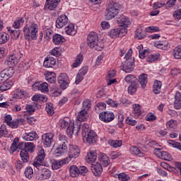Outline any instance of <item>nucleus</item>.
Wrapping results in <instances>:
<instances>
[{
  "label": "nucleus",
  "instance_id": "nucleus-1",
  "mask_svg": "<svg viewBox=\"0 0 181 181\" xmlns=\"http://www.w3.org/2000/svg\"><path fill=\"white\" fill-rule=\"evenodd\" d=\"M117 22L119 23V25H120L119 28L111 29L108 32V36L112 37V39L125 36V35L128 33L127 29L131 25V20L124 15L119 16L117 18Z\"/></svg>",
  "mask_w": 181,
  "mask_h": 181
},
{
  "label": "nucleus",
  "instance_id": "nucleus-2",
  "mask_svg": "<svg viewBox=\"0 0 181 181\" xmlns=\"http://www.w3.org/2000/svg\"><path fill=\"white\" fill-rule=\"evenodd\" d=\"M59 125L62 129H66V133L69 136L74 135V136H78V132H80V123H78L70 120L69 118L61 119L59 122Z\"/></svg>",
  "mask_w": 181,
  "mask_h": 181
},
{
  "label": "nucleus",
  "instance_id": "nucleus-3",
  "mask_svg": "<svg viewBox=\"0 0 181 181\" xmlns=\"http://www.w3.org/2000/svg\"><path fill=\"white\" fill-rule=\"evenodd\" d=\"M13 68H8L1 71L0 73V83H4L0 86V91H6L7 90L11 89L12 86H13V82L9 78L13 76ZM7 80H9L6 81Z\"/></svg>",
  "mask_w": 181,
  "mask_h": 181
},
{
  "label": "nucleus",
  "instance_id": "nucleus-4",
  "mask_svg": "<svg viewBox=\"0 0 181 181\" xmlns=\"http://www.w3.org/2000/svg\"><path fill=\"white\" fill-rule=\"evenodd\" d=\"M121 8V5L118 2L111 1L107 2V8L105 11V16L107 21H111L113 18H115Z\"/></svg>",
  "mask_w": 181,
  "mask_h": 181
},
{
  "label": "nucleus",
  "instance_id": "nucleus-5",
  "mask_svg": "<svg viewBox=\"0 0 181 181\" xmlns=\"http://www.w3.org/2000/svg\"><path fill=\"white\" fill-rule=\"evenodd\" d=\"M82 136L83 140L86 141L87 144H95L97 142V134L95 132L90 129V125L84 123L82 125Z\"/></svg>",
  "mask_w": 181,
  "mask_h": 181
},
{
  "label": "nucleus",
  "instance_id": "nucleus-6",
  "mask_svg": "<svg viewBox=\"0 0 181 181\" xmlns=\"http://www.w3.org/2000/svg\"><path fill=\"white\" fill-rule=\"evenodd\" d=\"M88 46L91 49H95L98 52H100L104 49L103 42L98 41V35L95 32H90L87 37Z\"/></svg>",
  "mask_w": 181,
  "mask_h": 181
},
{
  "label": "nucleus",
  "instance_id": "nucleus-7",
  "mask_svg": "<svg viewBox=\"0 0 181 181\" xmlns=\"http://www.w3.org/2000/svg\"><path fill=\"white\" fill-rule=\"evenodd\" d=\"M124 59H126V61L123 62L120 65L121 70H123L125 73H131V71H134L135 59L132 57V49H129L124 56Z\"/></svg>",
  "mask_w": 181,
  "mask_h": 181
},
{
  "label": "nucleus",
  "instance_id": "nucleus-8",
  "mask_svg": "<svg viewBox=\"0 0 181 181\" xmlns=\"http://www.w3.org/2000/svg\"><path fill=\"white\" fill-rule=\"evenodd\" d=\"M39 27L37 24L33 23L30 25H25L23 28L24 36L26 40H36Z\"/></svg>",
  "mask_w": 181,
  "mask_h": 181
},
{
  "label": "nucleus",
  "instance_id": "nucleus-9",
  "mask_svg": "<svg viewBox=\"0 0 181 181\" xmlns=\"http://www.w3.org/2000/svg\"><path fill=\"white\" fill-rule=\"evenodd\" d=\"M45 158L46 155L45 154V150L42 148L38 152L36 159L33 163L34 168H35V169H42V166H44L43 162H45Z\"/></svg>",
  "mask_w": 181,
  "mask_h": 181
},
{
  "label": "nucleus",
  "instance_id": "nucleus-10",
  "mask_svg": "<svg viewBox=\"0 0 181 181\" xmlns=\"http://www.w3.org/2000/svg\"><path fill=\"white\" fill-rule=\"evenodd\" d=\"M36 169L37 170L40 171V173L36 175V179L38 180H45L46 179H50L52 176V171L45 168V165H42L41 168Z\"/></svg>",
  "mask_w": 181,
  "mask_h": 181
},
{
  "label": "nucleus",
  "instance_id": "nucleus-11",
  "mask_svg": "<svg viewBox=\"0 0 181 181\" xmlns=\"http://www.w3.org/2000/svg\"><path fill=\"white\" fill-rule=\"evenodd\" d=\"M54 136V134L53 133H47L42 136L41 142L45 148H50L52 146Z\"/></svg>",
  "mask_w": 181,
  "mask_h": 181
},
{
  "label": "nucleus",
  "instance_id": "nucleus-12",
  "mask_svg": "<svg viewBox=\"0 0 181 181\" xmlns=\"http://www.w3.org/2000/svg\"><path fill=\"white\" fill-rule=\"evenodd\" d=\"M80 148L77 146L74 145H69V160H71V159H76V158H78L80 156Z\"/></svg>",
  "mask_w": 181,
  "mask_h": 181
},
{
  "label": "nucleus",
  "instance_id": "nucleus-13",
  "mask_svg": "<svg viewBox=\"0 0 181 181\" xmlns=\"http://www.w3.org/2000/svg\"><path fill=\"white\" fill-rule=\"evenodd\" d=\"M99 118L103 122H111L115 118V115L112 112H102L99 114Z\"/></svg>",
  "mask_w": 181,
  "mask_h": 181
},
{
  "label": "nucleus",
  "instance_id": "nucleus-14",
  "mask_svg": "<svg viewBox=\"0 0 181 181\" xmlns=\"http://www.w3.org/2000/svg\"><path fill=\"white\" fill-rule=\"evenodd\" d=\"M67 152H69V144H59L54 150V153L56 156H63Z\"/></svg>",
  "mask_w": 181,
  "mask_h": 181
},
{
  "label": "nucleus",
  "instance_id": "nucleus-15",
  "mask_svg": "<svg viewBox=\"0 0 181 181\" xmlns=\"http://www.w3.org/2000/svg\"><path fill=\"white\" fill-rule=\"evenodd\" d=\"M56 28L57 29H62L64 26H66L69 23V18L66 15H62L56 21Z\"/></svg>",
  "mask_w": 181,
  "mask_h": 181
},
{
  "label": "nucleus",
  "instance_id": "nucleus-16",
  "mask_svg": "<svg viewBox=\"0 0 181 181\" xmlns=\"http://www.w3.org/2000/svg\"><path fill=\"white\" fill-rule=\"evenodd\" d=\"M88 111V110H86V109H82L78 114L75 122H76V124L79 123V130L81 129V121H86V119H87Z\"/></svg>",
  "mask_w": 181,
  "mask_h": 181
},
{
  "label": "nucleus",
  "instance_id": "nucleus-17",
  "mask_svg": "<svg viewBox=\"0 0 181 181\" xmlns=\"http://www.w3.org/2000/svg\"><path fill=\"white\" fill-rule=\"evenodd\" d=\"M154 152L158 158L163 159L164 160H170L172 159V156L166 151H163L160 148L154 149Z\"/></svg>",
  "mask_w": 181,
  "mask_h": 181
},
{
  "label": "nucleus",
  "instance_id": "nucleus-18",
  "mask_svg": "<svg viewBox=\"0 0 181 181\" xmlns=\"http://www.w3.org/2000/svg\"><path fill=\"white\" fill-rule=\"evenodd\" d=\"M43 66L46 69H52L56 66V59L53 57L47 56L44 61Z\"/></svg>",
  "mask_w": 181,
  "mask_h": 181
},
{
  "label": "nucleus",
  "instance_id": "nucleus-19",
  "mask_svg": "<svg viewBox=\"0 0 181 181\" xmlns=\"http://www.w3.org/2000/svg\"><path fill=\"white\" fill-rule=\"evenodd\" d=\"M67 160H69V158H67L61 160H54L52 164L53 170H57V169H60V168H62L64 165L69 163V161Z\"/></svg>",
  "mask_w": 181,
  "mask_h": 181
},
{
  "label": "nucleus",
  "instance_id": "nucleus-20",
  "mask_svg": "<svg viewBox=\"0 0 181 181\" xmlns=\"http://www.w3.org/2000/svg\"><path fill=\"white\" fill-rule=\"evenodd\" d=\"M92 173L95 176H100L103 173V165L100 163L92 164L91 165Z\"/></svg>",
  "mask_w": 181,
  "mask_h": 181
},
{
  "label": "nucleus",
  "instance_id": "nucleus-21",
  "mask_svg": "<svg viewBox=\"0 0 181 181\" xmlns=\"http://www.w3.org/2000/svg\"><path fill=\"white\" fill-rule=\"evenodd\" d=\"M39 138L37 133L36 132L33 131L28 133H24L23 134V139L25 141H36Z\"/></svg>",
  "mask_w": 181,
  "mask_h": 181
},
{
  "label": "nucleus",
  "instance_id": "nucleus-22",
  "mask_svg": "<svg viewBox=\"0 0 181 181\" xmlns=\"http://www.w3.org/2000/svg\"><path fill=\"white\" fill-rule=\"evenodd\" d=\"M98 160L100 162V165H103L105 168H107L110 163V158L105 153H103L99 154Z\"/></svg>",
  "mask_w": 181,
  "mask_h": 181
},
{
  "label": "nucleus",
  "instance_id": "nucleus-23",
  "mask_svg": "<svg viewBox=\"0 0 181 181\" xmlns=\"http://www.w3.org/2000/svg\"><path fill=\"white\" fill-rule=\"evenodd\" d=\"M35 87L39 91H41V93H47L49 91V84L47 83H35L34 84Z\"/></svg>",
  "mask_w": 181,
  "mask_h": 181
},
{
  "label": "nucleus",
  "instance_id": "nucleus-24",
  "mask_svg": "<svg viewBox=\"0 0 181 181\" xmlns=\"http://www.w3.org/2000/svg\"><path fill=\"white\" fill-rule=\"evenodd\" d=\"M19 62L18 59H16V57L13 54L10 55L8 58H7L6 61H5L4 64L7 66H9L12 69V66H16L18 64Z\"/></svg>",
  "mask_w": 181,
  "mask_h": 181
},
{
  "label": "nucleus",
  "instance_id": "nucleus-25",
  "mask_svg": "<svg viewBox=\"0 0 181 181\" xmlns=\"http://www.w3.org/2000/svg\"><path fill=\"white\" fill-rule=\"evenodd\" d=\"M21 145L23 146L24 148H22L23 151H26V152H30V153H33V151H35V144L32 142L27 143H21Z\"/></svg>",
  "mask_w": 181,
  "mask_h": 181
},
{
  "label": "nucleus",
  "instance_id": "nucleus-26",
  "mask_svg": "<svg viewBox=\"0 0 181 181\" xmlns=\"http://www.w3.org/2000/svg\"><path fill=\"white\" fill-rule=\"evenodd\" d=\"M20 158L23 163H28L30 159V154L26 150L21 149L20 152Z\"/></svg>",
  "mask_w": 181,
  "mask_h": 181
},
{
  "label": "nucleus",
  "instance_id": "nucleus-27",
  "mask_svg": "<svg viewBox=\"0 0 181 181\" xmlns=\"http://www.w3.org/2000/svg\"><path fill=\"white\" fill-rule=\"evenodd\" d=\"M174 108L175 110H180L181 108V93L176 92L175 95Z\"/></svg>",
  "mask_w": 181,
  "mask_h": 181
},
{
  "label": "nucleus",
  "instance_id": "nucleus-28",
  "mask_svg": "<svg viewBox=\"0 0 181 181\" xmlns=\"http://www.w3.org/2000/svg\"><path fill=\"white\" fill-rule=\"evenodd\" d=\"M46 1L48 5V9L49 11H54V9L57 8L59 3L62 1V0H46Z\"/></svg>",
  "mask_w": 181,
  "mask_h": 181
},
{
  "label": "nucleus",
  "instance_id": "nucleus-29",
  "mask_svg": "<svg viewBox=\"0 0 181 181\" xmlns=\"http://www.w3.org/2000/svg\"><path fill=\"white\" fill-rule=\"evenodd\" d=\"M65 32L70 36H74L77 33V30L74 28V24L69 23L66 27H65Z\"/></svg>",
  "mask_w": 181,
  "mask_h": 181
},
{
  "label": "nucleus",
  "instance_id": "nucleus-30",
  "mask_svg": "<svg viewBox=\"0 0 181 181\" xmlns=\"http://www.w3.org/2000/svg\"><path fill=\"white\" fill-rule=\"evenodd\" d=\"M135 35V37H137L139 40H142V39H145V37H146V33L144 31L142 27H139L136 30Z\"/></svg>",
  "mask_w": 181,
  "mask_h": 181
},
{
  "label": "nucleus",
  "instance_id": "nucleus-31",
  "mask_svg": "<svg viewBox=\"0 0 181 181\" xmlns=\"http://www.w3.org/2000/svg\"><path fill=\"white\" fill-rule=\"evenodd\" d=\"M139 82L141 86V88H145L146 84H148V75L145 74L140 75L139 77Z\"/></svg>",
  "mask_w": 181,
  "mask_h": 181
},
{
  "label": "nucleus",
  "instance_id": "nucleus-32",
  "mask_svg": "<svg viewBox=\"0 0 181 181\" xmlns=\"http://www.w3.org/2000/svg\"><path fill=\"white\" fill-rule=\"evenodd\" d=\"M64 40V37L59 34H56L52 37V42L54 45H62Z\"/></svg>",
  "mask_w": 181,
  "mask_h": 181
},
{
  "label": "nucleus",
  "instance_id": "nucleus-33",
  "mask_svg": "<svg viewBox=\"0 0 181 181\" xmlns=\"http://www.w3.org/2000/svg\"><path fill=\"white\" fill-rule=\"evenodd\" d=\"M162 88V82L160 81H155L153 85V93L154 94H160Z\"/></svg>",
  "mask_w": 181,
  "mask_h": 181
},
{
  "label": "nucleus",
  "instance_id": "nucleus-34",
  "mask_svg": "<svg viewBox=\"0 0 181 181\" xmlns=\"http://www.w3.org/2000/svg\"><path fill=\"white\" fill-rule=\"evenodd\" d=\"M86 160L88 163H93L97 160V153L90 151L86 156Z\"/></svg>",
  "mask_w": 181,
  "mask_h": 181
},
{
  "label": "nucleus",
  "instance_id": "nucleus-35",
  "mask_svg": "<svg viewBox=\"0 0 181 181\" xmlns=\"http://www.w3.org/2000/svg\"><path fill=\"white\" fill-rule=\"evenodd\" d=\"M28 93H26V91L22 89H16L14 93V98H25V97H26Z\"/></svg>",
  "mask_w": 181,
  "mask_h": 181
},
{
  "label": "nucleus",
  "instance_id": "nucleus-36",
  "mask_svg": "<svg viewBox=\"0 0 181 181\" xmlns=\"http://www.w3.org/2000/svg\"><path fill=\"white\" fill-rule=\"evenodd\" d=\"M44 30V37L47 39V40H49V39H52V37L53 36V30H52L51 28L45 27L43 28Z\"/></svg>",
  "mask_w": 181,
  "mask_h": 181
},
{
  "label": "nucleus",
  "instance_id": "nucleus-37",
  "mask_svg": "<svg viewBox=\"0 0 181 181\" xmlns=\"http://www.w3.org/2000/svg\"><path fill=\"white\" fill-rule=\"evenodd\" d=\"M155 46L161 50H167V49H169V42H168V41H163L161 42L156 43Z\"/></svg>",
  "mask_w": 181,
  "mask_h": 181
},
{
  "label": "nucleus",
  "instance_id": "nucleus-38",
  "mask_svg": "<svg viewBox=\"0 0 181 181\" xmlns=\"http://www.w3.org/2000/svg\"><path fill=\"white\" fill-rule=\"evenodd\" d=\"M69 172L71 177H77V176L80 175L78 172V168H77V165H71L70 167Z\"/></svg>",
  "mask_w": 181,
  "mask_h": 181
},
{
  "label": "nucleus",
  "instance_id": "nucleus-39",
  "mask_svg": "<svg viewBox=\"0 0 181 181\" xmlns=\"http://www.w3.org/2000/svg\"><path fill=\"white\" fill-rule=\"evenodd\" d=\"M124 80H125L126 83H127L128 84H134V83H136L137 79L134 75L129 74L124 78Z\"/></svg>",
  "mask_w": 181,
  "mask_h": 181
},
{
  "label": "nucleus",
  "instance_id": "nucleus-40",
  "mask_svg": "<svg viewBox=\"0 0 181 181\" xmlns=\"http://www.w3.org/2000/svg\"><path fill=\"white\" fill-rule=\"evenodd\" d=\"M24 175L27 179H32L33 177V168L32 167H27L25 170Z\"/></svg>",
  "mask_w": 181,
  "mask_h": 181
},
{
  "label": "nucleus",
  "instance_id": "nucleus-41",
  "mask_svg": "<svg viewBox=\"0 0 181 181\" xmlns=\"http://www.w3.org/2000/svg\"><path fill=\"white\" fill-rule=\"evenodd\" d=\"M83 55L81 54H79L77 55L74 63L73 64V67L76 68L80 66V64H81V63H83Z\"/></svg>",
  "mask_w": 181,
  "mask_h": 181
},
{
  "label": "nucleus",
  "instance_id": "nucleus-42",
  "mask_svg": "<svg viewBox=\"0 0 181 181\" xmlns=\"http://www.w3.org/2000/svg\"><path fill=\"white\" fill-rule=\"evenodd\" d=\"M23 23H25V20L20 18L15 21L14 23L13 24V27L14 29H19V28H21Z\"/></svg>",
  "mask_w": 181,
  "mask_h": 181
},
{
  "label": "nucleus",
  "instance_id": "nucleus-43",
  "mask_svg": "<svg viewBox=\"0 0 181 181\" xmlns=\"http://www.w3.org/2000/svg\"><path fill=\"white\" fill-rule=\"evenodd\" d=\"M138 90V84L136 83H131L129 86L128 87V93L129 94H135L136 93V90Z\"/></svg>",
  "mask_w": 181,
  "mask_h": 181
},
{
  "label": "nucleus",
  "instance_id": "nucleus-44",
  "mask_svg": "<svg viewBox=\"0 0 181 181\" xmlns=\"http://www.w3.org/2000/svg\"><path fill=\"white\" fill-rule=\"evenodd\" d=\"M108 144L113 148H119L122 145V141L119 140H109Z\"/></svg>",
  "mask_w": 181,
  "mask_h": 181
},
{
  "label": "nucleus",
  "instance_id": "nucleus-45",
  "mask_svg": "<svg viewBox=\"0 0 181 181\" xmlns=\"http://www.w3.org/2000/svg\"><path fill=\"white\" fill-rule=\"evenodd\" d=\"M173 53L175 59H181V47H176L173 49Z\"/></svg>",
  "mask_w": 181,
  "mask_h": 181
},
{
  "label": "nucleus",
  "instance_id": "nucleus-46",
  "mask_svg": "<svg viewBox=\"0 0 181 181\" xmlns=\"http://www.w3.org/2000/svg\"><path fill=\"white\" fill-rule=\"evenodd\" d=\"M45 110L48 115H53L54 114V110L53 109V104L51 103H47L45 107Z\"/></svg>",
  "mask_w": 181,
  "mask_h": 181
},
{
  "label": "nucleus",
  "instance_id": "nucleus-47",
  "mask_svg": "<svg viewBox=\"0 0 181 181\" xmlns=\"http://www.w3.org/2000/svg\"><path fill=\"white\" fill-rule=\"evenodd\" d=\"M58 143L59 145H67L69 143L67 142V137L65 135L59 134L58 136Z\"/></svg>",
  "mask_w": 181,
  "mask_h": 181
},
{
  "label": "nucleus",
  "instance_id": "nucleus-48",
  "mask_svg": "<svg viewBox=\"0 0 181 181\" xmlns=\"http://www.w3.org/2000/svg\"><path fill=\"white\" fill-rule=\"evenodd\" d=\"M132 108H133V114H134V115L136 116L141 115L142 112L141 110V105L134 104L133 105Z\"/></svg>",
  "mask_w": 181,
  "mask_h": 181
},
{
  "label": "nucleus",
  "instance_id": "nucleus-49",
  "mask_svg": "<svg viewBox=\"0 0 181 181\" xmlns=\"http://www.w3.org/2000/svg\"><path fill=\"white\" fill-rule=\"evenodd\" d=\"M47 81L51 84H54L56 83V76H54V73H50L49 75L45 77Z\"/></svg>",
  "mask_w": 181,
  "mask_h": 181
},
{
  "label": "nucleus",
  "instance_id": "nucleus-50",
  "mask_svg": "<svg viewBox=\"0 0 181 181\" xmlns=\"http://www.w3.org/2000/svg\"><path fill=\"white\" fill-rule=\"evenodd\" d=\"M90 108H91V101L88 99H86L83 102L82 110H86L87 111H88V110H90Z\"/></svg>",
  "mask_w": 181,
  "mask_h": 181
},
{
  "label": "nucleus",
  "instance_id": "nucleus-51",
  "mask_svg": "<svg viewBox=\"0 0 181 181\" xmlns=\"http://www.w3.org/2000/svg\"><path fill=\"white\" fill-rule=\"evenodd\" d=\"M8 32H10L13 39H18L19 37V31L16 30H12L11 27L7 28Z\"/></svg>",
  "mask_w": 181,
  "mask_h": 181
},
{
  "label": "nucleus",
  "instance_id": "nucleus-52",
  "mask_svg": "<svg viewBox=\"0 0 181 181\" xmlns=\"http://www.w3.org/2000/svg\"><path fill=\"white\" fill-rule=\"evenodd\" d=\"M8 42V34L6 33H0V45H4Z\"/></svg>",
  "mask_w": 181,
  "mask_h": 181
},
{
  "label": "nucleus",
  "instance_id": "nucleus-53",
  "mask_svg": "<svg viewBox=\"0 0 181 181\" xmlns=\"http://www.w3.org/2000/svg\"><path fill=\"white\" fill-rule=\"evenodd\" d=\"M177 125V123L173 119H171L167 122V128L168 129H175Z\"/></svg>",
  "mask_w": 181,
  "mask_h": 181
},
{
  "label": "nucleus",
  "instance_id": "nucleus-54",
  "mask_svg": "<svg viewBox=\"0 0 181 181\" xmlns=\"http://www.w3.org/2000/svg\"><path fill=\"white\" fill-rule=\"evenodd\" d=\"M106 104H107V105H110V107H117L119 105V103L116 101V100H113L112 99H107L105 101Z\"/></svg>",
  "mask_w": 181,
  "mask_h": 181
},
{
  "label": "nucleus",
  "instance_id": "nucleus-55",
  "mask_svg": "<svg viewBox=\"0 0 181 181\" xmlns=\"http://www.w3.org/2000/svg\"><path fill=\"white\" fill-rule=\"evenodd\" d=\"M119 180L127 181L129 180V176L125 173H121L117 175Z\"/></svg>",
  "mask_w": 181,
  "mask_h": 181
},
{
  "label": "nucleus",
  "instance_id": "nucleus-56",
  "mask_svg": "<svg viewBox=\"0 0 181 181\" xmlns=\"http://www.w3.org/2000/svg\"><path fill=\"white\" fill-rule=\"evenodd\" d=\"M169 145H172L173 148H176L179 151H181V144L179 142H176L173 140H169L168 141Z\"/></svg>",
  "mask_w": 181,
  "mask_h": 181
},
{
  "label": "nucleus",
  "instance_id": "nucleus-57",
  "mask_svg": "<svg viewBox=\"0 0 181 181\" xmlns=\"http://www.w3.org/2000/svg\"><path fill=\"white\" fill-rule=\"evenodd\" d=\"M23 163H23V161L21 160H18L17 161H16L15 166L16 170H18V172H21V169H22V168L25 166Z\"/></svg>",
  "mask_w": 181,
  "mask_h": 181
},
{
  "label": "nucleus",
  "instance_id": "nucleus-58",
  "mask_svg": "<svg viewBox=\"0 0 181 181\" xmlns=\"http://www.w3.org/2000/svg\"><path fill=\"white\" fill-rule=\"evenodd\" d=\"M129 151L132 155H140L141 153V150L136 146L130 147Z\"/></svg>",
  "mask_w": 181,
  "mask_h": 181
},
{
  "label": "nucleus",
  "instance_id": "nucleus-59",
  "mask_svg": "<svg viewBox=\"0 0 181 181\" xmlns=\"http://www.w3.org/2000/svg\"><path fill=\"white\" fill-rule=\"evenodd\" d=\"M138 123L136 120L132 119V117H127L126 119V124L127 125H132V127H135V125Z\"/></svg>",
  "mask_w": 181,
  "mask_h": 181
},
{
  "label": "nucleus",
  "instance_id": "nucleus-60",
  "mask_svg": "<svg viewBox=\"0 0 181 181\" xmlns=\"http://www.w3.org/2000/svg\"><path fill=\"white\" fill-rule=\"evenodd\" d=\"M173 18H175V21H180V19H181V8L175 11L173 13Z\"/></svg>",
  "mask_w": 181,
  "mask_h": 181
},
{
  "label": "nucleus",
  "instance_id": "nucleus-61",
  "mask_svg": "<svg viewBox=\"0 0 181 181\" xmlns=\"http://www.w3.org/2000/svg\"><path fill=\"white\" fill-rule=\"evenodd\" d=\"M146 32L148 33H153L155 32H159V28L158 26H149L147 28H146Z\"/></svg>",
  "mask_w": 181,
  "mask_h": 181
},
{
  "label": "nucleus",
  "instance_id": "nucleus-62",
  "mask_svg": "<svg viewBox=\"0 0 181 181\" xmlns=\"http://www.w3.org/2000/svg\"><path fill=\"white\" fill-rule=\"evenodd\" d=\"M158 59H159V56L155 54H150L146 58V60L147 62H148V63H152L155 62V60H158Z\"/></svg>",
  "mask_w": 181,
  "mask_h": 181
},
{
  "label": "nucleus",
  "instance_id": "nucleus-63",
  "mask_svg": "<svg viewBox=\"0 0 181 181\" xmlns=\"http://www.w3.org/2000/svg\"><path fill=\"white\" fill-rule=\"evenodd\" d=\"M6 135H8V130L6 129V127L1 126L0 127V138H2V136H6Z\"/></svg>",
  "mask_w": 181,
  "mask_h": 181
},
{
  "label": "nucleus",
  "instance_id": "nucleus-64",
  "mask_svg": "<svg viewBox=\"0 0 181 181\" xmlns=\"http://www.w3.org/2000/svg\"><path fill=\"white\" fill-rule=\"evenodd\" d=\"M124 115H119V122L117 124V128H122L124 127Z\"/></svg>",
  "mask_w": 181,
  "mask_h": 181
}]
</instances>
